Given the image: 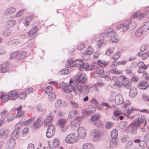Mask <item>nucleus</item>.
<instances>
[{
	"label": "nucleus",
	"instance_id": "b1692460",
	"mask_svg": "<svg viewBox=\"0 0 149 149\" xmlns=\"http://www.w3.org/2000/svg\"><path fill=\"white\" fill-rule=\"evenodd\" d=\"M105 32L106 36L108 37H112L115 34V33L113 29L111 28L108 29Z\"/></svg>",
	"mask_w": 149,
	"mask_h": 149
},
{
	"label": "nucleus",
	"instance_id": "09e8293b",
	"mask_svg": "<svg viewBox=\"0 0 149 149\" xmlns=\"http://www.w3.org/2000/svg\"><path fill=\"white\" fill-rule=\"evenodd\" d=\"M146 15V13H144L140 14L138 15H137L136 14H135L134 15V17L138 18L139 19H142L145 17Z\"/></svg>",
	"mask_w": 149,
	"mask_h": 149
},
{
	"label": "nucleus",
	"instance_id": "4be33fe9",
	"mask_svg": "<svg viewBox=\"0 0 149 149\" xmlns=\"http://www.w3.org/2000/svg\"><path fill=\"white\" fill-rule=\"evenodd\" d=\"M81 93L83 95H86L89 92V86L86 85H82Z\"/></svg>",
	"mask_w": 149,
	"mask_h": 149
},
{
	"label": "nucleus",
	"instance_id": "338daca9",
	"mask_svg": "<svg viewBox=\"0 0 149 149\" xmlns=\"http://www.w3.org/2000/svg\"><path fill=\"white\" fill-rule=\"evenodd\" d=\"M11 33V30L7 28L3 32V34L5 36H8Z\"/></svg>",
	"mask_w": 149,
	"mask_h": 149
},
{
	"label": "nucleus",
	"instance_id": "a19ab883",
	"mask_svg": "<svg viewBox=\"0 0 149 149\" xmlns=\"http://www.w3.org/2000/svg\"><path fill=\"white\" fill-rule=\"evenodd\" d=\"M143 31H144L140 27L136 31L135 33V36L137 37L141 36L143 33Z\"/></svg>",
	"mask_w": 149,
	"mask_h": 149
},
{
	"label": "nucleus",
	"instance_id": "1a4fd4ad",
	"mask_svg": "<svg viewBox=\"0 0 149 149\" xmlns=\"http://www.w3.org/2000/svg\"><path fill=\"white\" fill-rule=\"evenodd\" d=\"M15 145V140L13 138L8 140L6 143V149H13Z\"/></svg>",
	"mask_w": 149,
	"mask_h": 149
},
{
	"label": "nucleus",
	"instance_id": "5fc2aeb1",
	"mask_svg": "<svg viewBox=\"0 0 149 149\" xmlns=\"http://www.w3.org/2000/svg\"><path fill=\"white\" fill-rule=\"evenodd\" d=\"M53 87L51 86H49L46 87L45 89V93L48 94L51 93L52 91Z\"/></svg>",
	"mask_w": 149,
	"mask_h": 149
},
{
	"label": "nucleus",
	"instance_id": "412c9836",
	"mask_svg": "<svg viewBox=\"0 0 149 149\" xmlns=\"http://www.w3.org/2000/svg\"><path fill=\"white\" fill-rule=\"evenodd\" d=\"M92 112V110H90L89 108H87L86 109L83 110L81 111L82 116L84 118L86 116L87 117Z\"/></svg>",
	"mask_w": 149,
	"mask_h": 149
},
{
	"label": "nucleus",
	"instance_id": "e2e57ef3",
	"mask_svg": "<svg viewBox=\"0 0 149 149\" xmlns=\"http://www.w3.org/2000/svg\"><path fill=\"white\" fill-rule=\"evenodd\" d=\"M103 40L100 39L97 41L96 43L97 48H98L100 47L103 44Z\"/></svg>",
	"mask_w": 149,
	"mask_h": 149
},
{
	"label": "nucleus",
	"instance_id": "f03ea898",
	"mask_svg": "<svg viewBox=\"0 0 149 149\" xmlns=\"http://www.w3.org/2000/svg\"><path fill=\"white\" fill-rule=\"evenodd\" d=\"M18 97V94L15 91H11L9 92L7 95L3 94L0 95V98H3L2 102L5 103L9 100H14L16 99Z\"/></svg>",
	"mask_w": 149,
	"mask_h": 149
},
{
	"label": "nucleus",
	"instance_id": "cd10ccee",
	"mask_svg": "<svg viewBox=\"0 0 149 149\" xmlns=\"http://www.w3.org/2000/svg\"><path fill=\"white\" fill-rule=\"evenodd\" d=\"M128 20L125 21L122 24L123 31L124 32L126 31L129 29L128 26Z\"/></svg>",
	"mask_w": 149,
	"mask_h": 149
},
{
	"label": "nucleus",
	"instance_id": "473e14b6",
	"mask_svg": "<svg viewBox=\"0 0 149 149\" xmlns=\"http://www.w3.org/2000/svg\"><path fill=\"white\" fill-rule=\"evenodd\" d=\"M20 53L21 52H19L18 51L14 52L10 54V59L15 58V60H16L17 57H18L19 55H21Z\"/></svg>",
	"mask_w": 149,
	"mask_h": 149
},
{
	"label": "nucleus",
	"instance_id": "680f3d73",
	"mask_svg": "<svg viewBox=\"0 0 149 149\" xmlns=\"http://www.w3.org/2000/svg\"><path fill=\"white\" fill-rule=\"evenodd\" d=\"M84 118V117L82 116H77L75 119L74 120L77 122V123H79L81 122Z\"/></svg>",
	"mask_w": 149,
	"mask_h": 149
},
{
	"label": "nucleus",
	"instance_id": "79ce46f5",
	"mask_svg": "<svg viewBox=\"0 0 149 149\" xmlns=\"http://www.w3.org/2000/svg\"><path fill=\"white\" fill-rule=\"evenodd\" d=\"M123 84L125 88L129 89L132 86L131 83L127 79L124 81Z\"/></svg>",
	"mask_w": 149,
	"mask_h": 149
},
{
	"label": "nucleus",
	"instance_id": "a18cd8bd",
	"mask_svg": "<svg viewBox=\"0 0 149 149\" xmlns=\"http://www.w3.org/2000/svg\"><path fill=\"white\" fill-rule=\"evenodd\" d=\"M35 118L34 117L31 118L26 121L24 122V124L26 125L29 126L33 122Z\"/></svg>",
	"mask_w": 149,
	"mask_h": 149
},
{
	"label": "nucleus",
	"instance_id": "69168bd1",
	"mask_svg": "<svg viewBox=\"0 0 149 149\" xmlns=\"http://www.w3.org/2000/svg\"><path fill=\"white\" fill-rule=\"evenodd\" d=\"M66 122V120L64 119H60L59 120L58 122L60 126H64Z\"/></svg>",
	"mask_w": 149,
	"mask_h": 149
},
{
	"label": "nucleus",
	"instance_id": "6ab92c4d",
	"mask_svg": "<svg viewBox=\"0 0 149 149\" xmlns=\"http://www.w3.org/2000/svg\"><path fill=\"white\" fill-rule=\"evenodd\" d=\"M9 64V63L8 62H6L0 65V67L1 70V71L2 73H4L6 72L8 70L7 67Z\"/></svg>",
	"mask_w": 149,
	"mask_h": 149
},
{
	"label": "nucleus",
	"instance_id": "c9c22d12",
	"mask_svg": "<svg viewBox=\"0 0 149 149\" xmlns=\"http://www.w3.org/2000/svg\"><path fill=\"white\" fill-rule=\"evenodd\" d=\"M118 136V132L116 129H113L111 132V136L112 139H116Z\"/></svg>",
	"mask_w": 149,
	"mask_h": 149
},
{
	"label": "nucleus",
	"instance_id": "5701e85b",
	"mask_svg": "<svg viewBox=\"0 0 149 149\" xmlns=\"http://www.w3.org/2000/svg\"><path fill=\"white\" fill-rule=\"evenodd\" d=\"M137 94V90L135 88L133 87L131 88L130 92V96L132 98H134L136 96Z\"/></svg>",
	"mask_w": 149,
	"mask_h": 149
},
{
	"label": "nucleus",
	"instance_id": "603ef678",
	"mask_svg": "<svg viewBox=\"0 0 149 149\" xmlns=\"http://www.w3.org/2000/svg\"><path fill=\"white\" fill-rule=\"evenodd\" d=\"M70 104L72 107L76 109H77L79 107V105L77 103L73 101H70Z\"/></svg>",
	"mask_w": 149,
	"mask_h": 149
},
{
	"label": "nucleus",
	"instance_id": "c03bdc74",
	"mask_svg": "<svg viewBox=\"0 0 149 149\" xmlns=\"http://www.w3.org/2000/svg\"><path fill=\"white\" fill-rule=\"evenodd\" d=\"M60 143V142L58 138H55L54 139L52 145L54 148H56L58 147Z\"/></svg>",
	"mask_w": 149,
	"mask_h": 149
},
{
	"label": "nucleus",
	"instance_id": "4468645a",
	"mask_svg": "<svg viewBox=\"0 0 149 149\" xmlns=\"http://www.w3.org/2000/svg\"><path fill=\"white\" fill-rule=\"evenodd\" d=\"M7 114V111L6 110H3L0 113V127L4 122L5 117Z\"/></svg>",
	"mask_w": 149,
	"mask_h": 149
},
{
	"label": "nucleus",
	"instance_id": "20e7f679",
	"mask_svg": "<svg viewBox=\"0 0 149 149\" xmlns=\"http://www.w3.org/2000/svg\"><path fill=\"white\" fill-rule=\"evenodd\" d=\"M48 126L46 133V136L48 138H50L53 136L55 132V129L54 126L51 125H48Z\"/></svg>",
	"mask_w": 149,
	"mask_h": 149
},
{
	"label": "nucleus",
	"instance_id": "dca6fc26",
	"mask_svg": "<svg viewBox=\"0 0 149 149\" xmlns=\"http://www.w3.org/2000/svg\"><path fill=\"white\" fill-rule=\"evenodd\" d=\"M42 123L40 118H38L31 125V127H34L36 129H37L41 127Z\"/></svg>",
	"mask_w": 149,
	"mask_h": 149
},
{
	"label": "nucleus",
	"instance_id": "de8ad7c7",
	"mask_svg": "<svg viewBox=\"0 0 149 149\" xmlns=\"http://www.w3.org/2000/svg\"><path fill=\"white\" fill-rule=\"evenodd\" d=\"M38 30V28L37 27L35 26L31 29L28 33V36H31L33 34L35 33Z\"/></svg>",
	"mask_w": 149,
	"mask_h": 149
},
{
	"label": "nucleus",
	"instance_id": "f3484780",
	"mask_svg": "<svg viewBox=\"0 0 149 149\" xmlns=\"http://www.w3.org/2000/svg\"><path fill=\"white\" fill-rule=\"evenodd\" d=\"M121 81L119 80H116L115 83V86L118 88L120 87L123 85L124 81L126 79V78L124 76L121 77Z\"/></svg>",
	"mask_w": 149,
	"mask_h": 149
},
{
	"label": "nucleus",
	"instance_id": "7c9ffc66",
	"mask_svg": "<svg viewBox=\"0 0 149 149\" xmlns=\"http://www.w3.org/2000/svg\"><path fill=\"white\" fill-rule=\"evenodd\" d=\"M16 10V8L13 7L8 8L6 10V13L8 15H10L14 13Z\"/></svg>",
	"mask_w": 149,
	"mask_h": 149
},
{
	"label": "nucleus",
	"instance_id": "13d9d810",
	"mask_svg": "<svg viewBox=\"0 0 149 149\" xmlns=\"http://www.w3.org/2000/svg\"><path fill=\"white\" fill-rule=\"evenodd\" d=\"M133 144V142L132 141H127L125 145V147L126 148H130L132 147Z\"/></svg>",
	"mask_w": 149,
	"mask_h": 149
},
{
	"label": "nucleus",
	"instance_id": "a211bd4d",
	"mask_svg": "<svg viewBox=\"0 0 149 149\" xmlns=\"http://www.w3.org/2000/svg\"><path fill=\"white\" fill-rule=\"evenodd\" d=\"M60 86L62 88V89L64 91L65 93H69L70 92L67 91L68 89H69L70 88V86H71V85H69L68 84H66L64 82H62L60 83L59 84Z\"/></svg>",
	"mask_w": 149,
	"mask_h": 149
},
{
	"label": "nucleus",
	"instance_id": "2f4dec72",
	"mask_svg": "<svg viewBox=\"0 0 149 149\" xmlns=\"http://www.w3.org/2000/svg\"><path fill=\"white\" fill-rule=\"evenodd\" d=\"M19 42L18 40L14 39L8 42V45H11L13 46H16L19 44Z\"/></svg>",
	"mask_w": 149,
	"mask_h": 149
},
{
	"label": "nucleus",
	"instance_id": "a878e982",
	"mask_svg": "<svg viewBox=\"0 0 149 149\" xmlns=\"http://www.w3.org/2000/svg\"><path fill=\"white\" fill-rule=\"evenodd\" d=\"M21 55H19L18 57L16 58L17 61L22 60L23 59L25 58L26 56V53L25 51H23L21 52Z\"/></svg>",
	"mask_w": 149,
	"mask_h": 149
},
{
	"label": "nucleus",
	"instance_id": "6e6552de",
	"mask_svg": "<svg viewBox=\"0 0 149 149\" xmlns=\"http://www.w3.org/2000/svg\"><path fill=\"white\" fill-rule=\"evenodd\" d=\"M70 86V88L68 89V90L67 91L70 92L73 91L74 92H79L81 93L82 88V85L78 84H75L74 86L71 85V86Z\"/></svg>",
	"mask_w": 149,
	"mask_h": 149
},
{
	"label": "nucleus",
	"instance_id": "72a5a7b5",
	"mask_svg": "<svg viewBox=\"0 0 149 149\" xmlns=\"http://www.w3.org/2000/svg\"><path fill=\"white\" fill-rule=\"evenodd\" d=\"M83 149H93V145L91 143H85L82 146Z\"/></svg>",
	"mask_w": 149,
	"mask_h": 149
},
{
	"label": "nucleus",
	"instance_id": "3c124183",
	"mask_svg": "<svg viewBox=\"0 0 149 149\" xmlns=\"http://www.w3.org/2000/svg\"><path fill=\"white\" fill-rule=\"evenodd\" d=\"M143 55L141 56L140 57H142V59L143 60H145L147 59L149 56V52H143Z\"/></svg>",
	"mask_w": 149,
	"mask_h": 149
},
{
	"label": "nucleus",
	"instance_id": "9d476101",
	"mask_svg": "<svg viewBox=\"0 0 149 149\" xmlns=\"http://www.w3.org/2000/svg\"><path fill=\"white\" fill-rule=\"evenodd\" d=\"M93 52V50L92 48L91 47L89 46L86 49L85 52H84V56L86 57L87 56V58L86 59L87 60H88L90 59V56L91 55Z\"/></svg>",
	"mask_w": 149,
	"mask_h": 149
},
{
	"label": "nucleus",
	"instance_id": "f704fd0d",
	"mask_svg": "<svg viewBox=\"0 0 149 149\" xmlns=\"http://www.w3.org/2000/svg\"><path fill=\"white\" fill-rule=\"evenodd\" d=\"M141 28L143 31H148L149 29V21L145 22Z\"/></svg>",
	"mask_w": 149,
	"mask_h": 149
},
{
	"label": "nucleus",
	"instance_id": "aec40b11",
	"mask_svg": "<svg viewBox=\"0 0 149 149\" xmlns=\"http://www.w3.org/2000/svg\"><path fill=\"white\" fill-rule=\"evenodd\" d=\"M148 48V45L147 44H145L143 45H142L140 48V51L138 52L137 55L139 56H140L143 55V52H144Z\"/></svg>",
	"mask_w": 149,
	"mask_h": 149
},
{
	"label": "nucleus",
	"instance_id": "58836bf2",
	"mask_svg": "<svg viewBox=\"0 0 149 149\" xmlns=\"http://www.w3.org/2000/svg\"><path fill=\"white\" fill-rule=\"evenodd\" d=\"M76 114L78 115V112L77 110H72L69 113L68 117L69 118H71Z\"/></svg>",
	"mask_w": 149,
	"mask_h": 149
},
{
	"label": "nucleus",
	"instance_id": "864d4df0",
	"mask_svg": "<svg viewBox=\"0 0 149 149\" xmlns=\"http://www.w3.org/2000/svg\"><path fill=\"white\" fill-rule=\"evenodd\" d=\"M100 115L99 114H95L92 115L91 116V119L92 121H95L99 119Z\"/></svg>",
	"mask_w": 149,
	"mask_h": 149
},
{
	"label": "nucleus",
	"instance_id": "393cba45",
	"mask_svg": "<svg viewBox=\"0 0 149 149\" xmlns=\"http://www.w3.org/2000/svg\"><path fill=\"white\" fill-rule=\"evenodd\" d=\"M84 65V70L85 69L87 71L93 70L95 68V66L93 65H89L88 63L85 62Z\"/></svg>",
	"mask_w": 149,
	"mask_h": 149
},
{
	"label": "nucleus",
	"instance_id": "423d86ee",
	"mask_svg": "<svg viewBox=\"0 0 149 149\" xmlns=\"http://www.w3.org/2000/svg\"><path fill=\"white\" fill-rule=\"evenodd\" d=\"M65 141L66 143H74L77 142V138L74 134H70L65 137Z\"/></svg>",
	"mask_w": 149,
	"mask_h": 149
},
{
	"label": "nucleus",
	"instance_id": "49530a36",
	"mask_svg": "<svg viewBox=\"0 0 149 149\" xmlns=\"http://www.w3.org/2000/svg\"><path fill=\"white\" fill-rule=\"evenodd\" d=\"M121 56V53L119 52H116L112 56V58L114 60H118Z\"/></svg>",
	"mask_w": 149,
	"mask_h": 149
},
{
	"label": "nucleus",
	"instance_id": "0eeeda50",
	"mask_svg": "<svg viewBox=\"0 0 149 149\" xmlns=\"http://www.w3.org/2000/svg\"><path fill=\"white\" fill-rule=\"evenodd\" d=\"M85 63L82 60L78 59L74 61L73 66L78 68V69L82 71L84 70V65L85 64Z\"/></svg>",
	"mask_w": 149,
	"mask_h": 149
},
{
	"label": "nucleus",
	"instance_id": "4c0bfd02",
	"mask_svg": "<svg viewBox=\"0 0 149 149\" xmlns=\"http://www.w3.org/2000/svg\"><path fill=\"white\" fill-rule=\"evenodd\" d=\"M67 63L66 64V67L67 68H70L71 67H74V61L71 58H70L66 61Z\"/></svg>",
	"mask_w": 149,
	"mask_h": 149
},
{
	"label": "nucleus",
	"instance_id": "ddd939ff",
	"mask_svg": "<svg viewBox=\"0 0 149 149\" xmlns=\"http://www.w3.org/2000/svg\"><path fill=\"white\" fill-rule=\"evenodd\" d=\"M53 116L51 113L49 115L47 116L46 119L44 121V124L45 126L47 127L48 125L51 124V123L52 121L53 118Z\"/></svg>",
	"mask_w": 149,
	"mask_h": 149
},
{
	"label": "nucleus",
	"instance_id": "4d7b16f0",
	"mask_svg": "<svg viewBox=\"0 0 149 149\" xmlns=\"http://www.w3.org/2000/svg\"><path fill=\"white\" fill-rule=\"evenodd\" d=\"M68 72V70L66 68L61 70L59 72V74L61 75L67 74Z\"/></svg>",
	"mask_w": 149,
	"mask_h": 149
},
{
	"label": "nucleus",
	"instance_id": "bf43d9fd",
	"mask_svg": "<svg viewBox=\"0 0 149 149\" xmlns=\"http://www.w3.org/2000/svg\"><path fill=\"white\" fill-rule=\"evenodd\" d=\"M111 38L110 39V42H118V36H116L115 35L112 37H111Z\"/></svg>",
	"mask_w": 149,
	"mask_h": 149
},
{
	"label": "nucleus",
	"instance_id": "8fccbe9b",
	"mask_svg": "<svg viewBox=\"0 0 149 149\" xmlns=\"http://www.w3.org/2000/svg\"><path fill=\"white\" fill-rule=\"evenodd\" d=\"M133 109L132 108L131 109H128L127 110V113L129 114H130L129 115H128L127 116L129 119H131L135 117V116H133L132 114L133 112Z\"/></svg>",
	"mask_w": 149,
	"mask_h": 149
},
{
	"label": "nucleus",
	"instance_id": "c756f323",
	"mask_svg": "<svg viewBox=\"0 0 149 149\" xmlns=\"http://www.w3.org/2000/svg\"><path fill=\"white\" fill-rule=\"evenodd\" d=\"M128 26L129 29L130 31H132L133 29H134L136 27V22H131V21L128 20Z\"/></svg>",
	"mask_w": 149,
	"mask_h": 149
},
{
	"label": "nucleus",
	"instance_id": "bb28decb",
	"mask_svg": "<svg viewBox=\"0 0 149 149\" xmlns=\"http://www.w3.org/2000/svg\"><path fill=\"white\" fill-rule=\"evenodd\" d=\"M15 21L14 20L8 19L6 24V26L8 28L13 26L15 24Z\"/></svg>",
	"mask_w": 149,
	"mask_h": 149
},
{
	"label": "nucleus",
	"instance_id": "6e6d98bb",
	"mask_svg": "<svg viewBox=\"0 0 149 149\" xmlns=\"http://www.w3.org/2000/svg\"><path fill=\"white\" fill-rule=\"evenodd\" d=\"M94 124L97 127L100 128L102 127L103 125L102 122L100 120L96 122Z\"/></svg>",
	"mask_w": 149,
	"mask_h": 149
},
{
	"label": "nucleus",
	"instance_id": "052dcab7",
	"mask_svg": "<svg viewBox=\"0 0 149 149\" xmlns=\"http://www.w3.org/2000/svg\"><path fill=\"white\" fill-rule=\"evenodd\" d=\"M62 104V101L60 99H58L57 100L55 104V107L56 108H59L61 106Z\"/></svg>",
	"mask_w": 149,
	"mask_h": 149
},
{
	"label": "nucleus",
	"instance_id": "37998d69",
	"mask_svg": "<svg viewBox=\"0 0 149 149\" xmlns=\"http://www.w3.org/2000/svg\"><path fill=\"white\" fill-rule=\"evenodd\" d=\"M79 125V124L77 123L74 120V121L71 122L70 123V125L71 127L74 129L77 128Z\"/></svg>",
	"mask_w": 149,
	"mask_h": 149
},
{
	"label": "nucleus",
	"instance_id": "774afa93",
	"mask_svg": "<svg viewBox=\"0 0 149 149\" xmlns=\"http://www.w3.org/2000/svg\"><path fill=\"white\" fill-rule=\"evenodd\" d=\"M26 96V93L24 94V92H22L19 95L18 94V97H19L20 99H24Z\"/></svg>",
	"mask_w": 149,
	"mask_h": 149
},
{
	"label": "nucleus",
	"instance_id": "c85d7f7f",
	"mask_svg": "<svg viewBox=\"0 0 149 149\" xmlns=\"http://www.w3.org/2000/svg\"><path fill=\"white\" fill-rule=\"evenodd\" d=\"M118 144L116 139H111L110 142V146L112 148L116 147Z\"/></svg>",
	"mask_w": 149,
	"mask_h": 149
},
{
	"label": "nucleus",
	"instance_id": "f257e3e1",
	"mask_svg": "<svg viewBox=\"0 0 149 149\" xmlns=\"http://www.w3.org/2000/svg\"><path fill=\"white\" fill-rule=\"evenodd\" d=\"M146 120V117L144 115H139L137 116L136 118L130 125L132 134L133 135L135 134L137 130L142 124H144V126L146 125L147 123Z\"/></svg>",
	"mask_w": 149,
	"mask_h": 149
},
{
	"label": "nucleus",
	"instance_id": "e433bc0d",
	"mask_svg": "<svg viewBox=\"0 0 149 149\" xmlns=\"http://www.w3.org/2000/svg\"><path fill=\"white\" fill-rule=\"evenodd\" d=\"M9 131L8 130L5 129L2 130L0 132V137L3 136L6 137L9 134Z\"/></svg>",
	"mask_w": 149,
	"mask_h": 149
},
{
	"label": "nucleus",
	"instance_id": "ea45409f",
	"mask_svg": "<svg viewBox=\"0 0 149 149\" xmlns=\"http://www.w3.org/2000/svg\"><path fill=\"white\" fill-rule=\"evenodd\" d=\"M97 64L100 67L104 66L105 67L108 65V61H100V60L97 61Z\"/></svg>",
	"mask_w": 149,
	"mask_h": 149
},
{
	"label": "nucleus",
	"instance_id": "f8f14e48",
	"mask_svg": "<svg viewBox=\"0 0 149 149\" xmlns=\"http://www.w3.org/2000/svg\"><path fill=\"white\" fill-rule=\"evenodd\" d=\"M115 103L119 105L123 104L124 102L123 98L122 95L120 94H117L115 99Z\"/></svg>",
	"mask_w": 149,
	"mask_h": 149
},
{
	"label": "nucleus",
	"instance_id": "2eb2a0df",
	"mask_svg": "<svg viewBox=\"0 0 149 149\" xmlns=\"http://www.w3.org/2000/svg\"><path fill=\"white\" fill-rule=\"evenodd\" d=\"M138 86L140 89L144 90L149 87V84L148 82L143 81L139 83Z\"/></svg>",
	"mask_w": 149,
	"mask_h": 149
},
{
	"label": "nucleus",
	"instance_id": "0e129e2a",
	"mask_svg": "<svg viewBox=\"0 0 149 149\" xmlns=\"http://www.w3.org/2000/svg\"><path fill=\"white\" fill-rule=\"evenodd\" d=\"M122 114V112L120 111L117 110H115L113 113L114 116L116 117H118Z\"/></svg>",
	"mask_w": 149,
	"mask_h": 149
},
{
	"label": "nucleus",
	"instance_id": "7ed1b4c3",
	"mask_svg": "<svg viewBox=\"0 0 149 149\" xmlns=\"http://www.w3.org/2000/svg\"><path fill=\"white\" fill-rule=\"evenodd\" d=\"M74 81L80 84L85 83L87 79L86 77L84 74H80L79 75H76L73 77Z\"/></svg>",
	"mask_w": 149,
	"mask_h": 149
},
{
	"label": "nucleus",
	"instance_id": "39448f33",
	"mask_svg": "<svg viewBox=\"0 0 149 149\" xmlns=\"http://www.w3.org/2000/svg\"><path fill=\"white\" fill-rule=\"evenodd\" d=\"M19 124H17L15 126V129L10 134L11 138H13L14 140L18 138L21 127V126H18Z\"/></svg>",
	"mask_w": 149,
	"mask_h": 149
},
{
	"label": "nucleus",
	"instance_id": "9b49d317",
	"mask_svg": "<svg viewBox=\"0 0 149 149\" xmlns=\"http://www.w3.org/2000/svg\"><path fill=\"white\" fill-rule=\"evenodd\" d=\"M78 135L79 138L81 139L84 138L86 136V131L83 127H80L77 130Z\"/></svg>",
	"mask_w": 149,
	"mask_h": 149
}]
</instances>
